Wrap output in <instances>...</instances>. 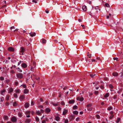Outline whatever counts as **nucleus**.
Masks as SVG:
<instances>
[{
  "mask_svg": "<svg viewBox=\"0 0 123 123\" xmlns=\"http://www.w3.org/2000/svg\"><path fill=\"white\" fill-rule=\"evenodd\" d=\"M16 75L18 79H21L23 77V75L21 73H19L17 74Z\"/></svg>",
  "mask_w": 123,
  "mask_h": 123,
  "instance_id": "obj_1",
  "label": "nucleus"
},
{
  "mask_svg": "<svg viewBox=\"0 0 123 123\" xmlns=\"http://www.w3.org/2000/svg\"><path fill=\"white\" fill-rule=\"evenodd\" d=\"M92 106V105L91 104H88L87 105L86 107L88 111H91L92 110V108L91 107Z\"/></svg>",
  "mask_w": 123,
  "mask_h": 123,
  "instance_id": "obj_2",
  "label": "nucleus"
},
{
  "mask_svg": "<svg viewBox=\"0 0 123 123\" xmlns=\"http://www.w3.org/2000/svg\"><path fill=\"white\" fill-rule=\"evenodd\" d=\"M11 120L12 122L14 123L16 121L17 119L15 117H13L11 118Z\"/></svg>",
  "mask_w": 123,
  "mask_h": 123,
  "instance_id": "obj_3",
  "label": "nucleus"
},
{
  "mask_svg": "<svg viewBox=\"0 0 123 123\" xmlns=\"http://www.w3.org/2000/svg\"><path fill=\"white\" fill-rule=\"evenodd\" d=\"M8 51H12L13 52L14 51V49L13 47H10L8 48Z\"/></svg>",
  "mask_w": 123,
  "mask_h": 123,
  "instance_id": "obj_4",
  "label": "nucleus"
},
{
  "mask_svg": "<svg viewBox=\"0 0 123 123\" xmlns=\"http://www.w3.org/2000/svg\"><path fill=\"white\" fill-rule=\"evenodd\" d=\"M77 100L82 101L84 100V98L83 97L80 98L79 97H78L77 98Z\"/></svg>",
  "mask_w": 123,
  "mask_h": 123,
  "instance_id": "obj_5",
  "label": "nucleus"
},
{
  "mask_svg": "<svg viewBox=\"0 0 123 123\" xmlns=\"http://www.w3.org/2000/svg\"><path fill=\"white\" fill-rule=\"evenodd\" d=\"M74 116L72 115H70L69 117V118L70 120L71 121L74 118Z\"/></svg>",
  "mask_w": 123,
  "mask_h": 123,
  "instance_id": "obj_6",
  "label": "nucleus"
},
{
  "mask_svg": "<svg viewBox=\"0 0 123 123\" xmlns=\"http://www.w3.org/2000/svg\"><path fill=\"white\" fill-rule=\"evenodd\" d=\"M29 34L30 36L32 37L35 36L36 35V33L34 32H31V33H29Z\"/></svg>",
  "mask_w": 123,
  "mask_h": 123,
  "instance_id": "obj_7",
  "label": "nucleus"
},
{
  "mask_svg": "<svg viewBox=\"0 0 123 123\" xmlns=\"http://www.w3.org/2000/svg\"><path fill=\"white\" fill-rule=\"evenodd\" d=\"M82 9L84 11H86L87 10L86 6H83L82 7Z\"/></svg>",
  "mask_w": 123,
  "mask_h": 123,
  "instance_id": "obj_8",
  "label": "nucleus"
},
{
  "mask_svg": "<svg viewBox=\"0 0 123 123\" xmlns=\"http://www.w3.org/2000/svg\"><path fill=\"white\" fill-rule=\"evenodd\" d=\"M68 111L66 109H64V111L63 112V115H65L67 113Z\"/></svg>",
  "mask_w": 123,
  "mask_h": 123,
  "instance_id": "obj_9",
  "label": "nucleus"
},
{
  "mask_svg": "<svg viewBox=\"0 0 123 123\" xmlns=\"http://www.w3.org/2000/svg\"><path fill=\"white\" fill-rule=\"evenodd\" d=\"M21 50L20 52L23 53L25 51V49L23 47H22L21 48Z\"/></svg>",
  "mask_w": 123,
  "mask_h": 123,
  "instance_id": "obj_10",
  "label": "nucleus"
},
{
  "mask_svg": "<svg viewBox=\"0 0 123 123\" xmlns=\"http://www.w3.org/2000/svg\"><path fill=\"white\" fill-rule=\"evenodd\" d=\"M27 66L26 64L24 63L22 64V67L24 68H25L27 67Z\"/></svg>",
  "mask_w": 123,
  "mask_h": 123,
  "instance_id": "obj_11",
  "label": "nucleus"
},
{
  "mask_svg": "<svg viewBox=\"0 0 123 123\" xmlns=\"http://www.w3.org/2000/svg\"><path fill=\"white\" fill-rule=\"evenodd\" d=\"M29 104L28 103H26L25 105V107L26 108H28L29 107Z\"/></svg>",
  "mask_w": 123,
  "mask_h": 123,
  "instance_id": "obj_12",
  "label": "nucleus"
},
{
  "mask_svg": "<svg viewBox=\"0 0 123 123\" xmlns=\"http://www.w3.org/2000/svg\"><path fill=\"white\" fill-rule=\"evenodd\" d=\"M69 103L70 104H73L74 102V100H72L69 101Z\"/></svg>",
  "mask_w": 123,
  "mask_h": 123,
  "instance_id": "obj_13",
  "label": "nucleus"
},
{
  "mask_svg": "<svg viewBox=\"0 0 123 123\" xmlns=\"http://www.w3.org/2000/svg\"><path fill=\"white\" fill-rule=\"evenodd\" d=\"M109 96V93H106L104 96V97L105 98H106L108 97Z\"/></svg>",
  "mask_w": 123,
  "mask_h": 123,
  "instance_id": "obj_14",
  "label": "nucleus"
},
{
  "mask_svg": "<svg viewBox=\"0 0 123 123\" xmlns=\"http://www.w3.org/2000/svg\"><path fill=\"white\" fill-rule=\"evenodd\" d=\"M112 75L114 76H117L118 75V74L116 72H114L112 74Z\"/></svg>",
  "mask_w": 123,
  "mask_h": 123,
  "instance_id": "obj_15",
  "label": "nucleus"
},
{
  "mask_svg": "<svg viewBox=\"0 0 123 123\" xmlns=\"http://www.w3.org/2000/svg\"><path fill=\"white\" fill-rule=\"evenodd\" d=\"M50 111V110L49 108H47L46 109L45 111L47 113H48Z\"/></svg>",
  "mask_w": 123,
  "mask_h": 123,
  "instance_id": "obj_16",
  "label": "nucleus"
},
{
  "mask_svg": "<svg viewBox=\"0 0 123 123\" xmlns=\"http://www.w3.org/2000/svg\"><path fill=\"white\" fill-rule=\"evenodd\" d=\"M42 43H46V40L45 39L43 38L42 39Z\"/></svg>",
  "mask_w": 123,
  "mask_h": 123,
  "instance_id": "obj_17",
  "label": "nucleus"
},
{
  "mask_svg": "<svg viewBox=\"0 0 123 123\" xmlns=\"http://www.w3.org/2000/svg\"><path fill=\"white\" fill-rule=\"evenodd\" d=\"M96 75L95 74H91L90 75V76L92 78H93L94 77V76Z\"/></svg>",
  "mask_w": 123,
  "mask_h": 123,
  "instance_id": "obj_18",
  "label": "nucleus"
},
{
  "mask_svg": "<svg viewBox=\"0 0 123 123\" xmlns=\"http://www.w3.org/2000/svg\"><path fill=\"white\" fill-rule=\"evenodd\" d=\"M13 105L14 107L16 106L17 105V104L16 102H14L13 104Z\"/></svg>",
  "mask_w": 123,
  "mask_h": 123,
  "instance_id": "obj_19",
  "label": "nucleus"
},
{
  "mask_svg": "<svg viewBox=\"0 0 123 123\" xmlns=\"http://www.w3.org/2000/svg\"><path fill=\"white\" fill-rule=\"evenodd\" d=\"M78 113V112L77 111H75L73 112V114L76 115H77Z\"/></svg>",
  "mask_w": 123,
  "mask_h": 123,
  "instance_id": "obj_20",
  "label": "nucleus"
},
{
  "mask_svg": "<svg viewBox=\"0 0 123 123\" xmlns=\"http://www.w3.org/2000/svg\"><path fill=\"white\" fill-rule=\"evenodd\" d=\"M60 118L58 116L56 117H55V119L56 121H58L60 119Z\"/></svg>",
  "mask_w": 123,
  "mask_h": 123,
  "instance_id": "obj_21",
  "label": "nucleus"
},
{
  "mask_svg": "<svg viewBox=\"0 0 123 123\" xmlns=\"http://www.w3.org/2000/svg\"><path fill=\"white\" fill-rule=\"evenodd\" d=\"M28 92V90L27 89H25L24 90V93L25 94L27 93Z\"/></svg>",
  "mask_w": 123,
  "mask_h": 123,
  "instance_id": "obj_22",
  "label": "nucleus"
},
{
  "mask_svg": "<svg viewBox=\"0 0 123 123\" xmlns=\"http://www.w3.org/2000/svg\"><path fill=\"white\" fill-rule=\"evenodd\" d=\"M109 88L111 89H113V86L111 84H109Z\"/></svg>",
  "mask_w": 123,
  "mask_h": 123,
  "instance_id": "obj_23",
  "label": "nucleus"
},
{
  "mask_svg": "<svg viewBox=\"0 0 123 123\" xmlns=\"http://www.w3.org/2000/svg\"><path fill=\"white\" fill-rule=\"evenodd\" d=\"M36 113L37 115H40L41 113V112L39 111H37L36 112Z\"/></svg>",
  "mask_w": 123,
  "mask_h": 123,
  "instance_id": "obj_24",
  "label": "nucleus"
},
{
  "mask_svg": "<svg viewBox=\"0 0 123 123\" xmlns=\"http://www.w3.org/2000/svg\"><path fill=\"white\" fill-rule=\"evenodd\" d=\"M30 119H27L25 122L26 123H29L30 122Z\"/></svg>",
  "mask_w": 123,
  "mask_h": 123,
  "instance_id": "obj_25",
  "label": "nucleus"
},
{
  "mask_svg": "<svg viewBox=\"0 0 123 123\" xmlns=\"http://www.w3.org/2000/svg\"><path fill=\"white\" fill-rule=\"evenodd\" d=\"M35 119H36V121L37 122H38V121H39V118L37 117V116L36 117H35Z\"/></svg>",
  "mask_w": 123,
  "mask_h": 123,
  "instance_id": "obj_26",
  "label": "nucleus"
},
{
  "mask_svg": "<svg viewBox=\"0 0 123 123\" xmlns=\"http://www.w3.org/2000/svg\"><path fill=\"white\" fill-rule=\"evenodd\" d=\"M4 118L5 120H7L8 119V117L7 116H5L4 117Z\"/></svg>",
  "mask_w": 123,
  "mask_h": 123,
  "instance_id": "obj_27",
  "label": "nucleus"
},
{
  "mask_svg": "<svg viewBox=\"0 0 123 123\" xmlns=\"http://www.w3.org/2000/svg\"><path fill=\"white\" fill-rule=\"evenodd\" d=\"M77 106L76 105H74L73 107V109L74 110L76 109H77Z\"/></svg>",
  "mask_w": 123,
  "mask_h": 123,
  "instance_id": "obj_28",
  "label": "nucleus"
},
{
  "mask_svg": "<svg viewBox=\"0 0 123 123\" xmlns=\"http://www.w3.org/2000/svg\"><path fill=\"white\" fill-rule=\"evenodd\" d=\"M13 90L12 88H11L9 89V91L10 92H12Z\"/></svg>",
  "mask_w": 123,
  "mask_h": 123,
  "instance_id": "obj_29",
  "label": "nucleus"
},
{
  "mask_svg": "<svg viewBox=\"0 0 123 123\" xmlns=\"http://www.w3.org/2000/svg\"><path fill=\"white\" fill-rule=\"evenodd\" d=\"M20 98L21 99H22L24 98L25 97L24 95H22L20 96Z\"/></svg>",
  "mask_w": 123,
  "mask_h": 123,
  "instance_id": "obj_30",
  "label": "nucleus"
},
{
  "mask_svg": "<svg viewBox=\"0 0 123 123\" xmlns=\"http://www.w3.org/2000/svg\"><path fill=\"white\" fill-rule=\"evenodd\" d=\"M22 113H21L19 112L18 113V116L19 117H21L22 116Z\"/></svg>",
  "mask_w": 123,
  "mask_h": 123,
  "instance_id": "obj_31",
  "label": "nucleus"
},
{
  "mask_svg": "<svg viewBox=\"0 0 123 123\" xmlns=\"http://www.w3.org/2000/svg\"><path fill=\"white\" fill-rule=\"evenodd\" d=\"M120 120V119L119 118H118L116 122L117 123H118Z\"/></svg>",
  "mask_w": 123,
  "mask_h": 123,
  "instance_id": "obj_32",
  "label": "nucleus"
},
{
  "mask_svg": "<svg viewBox=\"0 0 123 123\" xmlns=\"http://www.w3.org/2000/svg\"><path fill=\"white\" fill-rule=\"evenodd\" d=\"M9 95H7L6 98V99L7 100H9Z\"/></svg>",
  "mask_w": 123,
  "mask_h": 123,
  "instance_id": "obj_33",
  "label": "nucleus"
},
{
  "mask_svg": "<svg viewBox=\"0 0 123 123\" xmlns=\"http://www.w3.org/2000/svg\"><path fill=\"white\" fill-rule=\"evenodd\" d=\"M52 103L53 105L54 106H56L57 105L58 103H57L55 104L53 103Z\"/></svg>",
  "mask_w": 123,
  "mask_h": 123,
  "instance_id": "obj_34",
  "label": "nucleus"
},
{
  "mask_svg": "<svg viewBox=\"0 0 123 123\" xmlns=\"http://www.w3.org/2000/svg\"><path fill=\"white\" fill-rule=\"evenodd\" d=\"M5 90L4 89L1 91V94L2 95H3V92H5Z\"/></svg>",
  "mask_w": 123,
  "mask_h": 123,
  "instance_id": "obj_35",
  "label": "nucleus"
},
{
  "mask_svg": "<svg viewBox=\"0 0 123 123\" xmlns=\"http://www.w3.org/2000/svg\"><path fill=\"white\" fill-rule=\"evenodd\" d=\"M94 93L95 95H97L98 94V91H95L94 92Z\"/></svg>",
  "mask_w": 123,
  "mask_h": 123,
  "instance_id": "obj_36",
  "label": "nucleus"
},
{
  "mask_svg": "<svg viewBox=\"0 0 123 123\" xmlns=\"http://www.w3.org/2000/svg\"><path fill=\"white\" fill-rule=\"evenodd\" d=\"M105 5L107 7H109L110 6L109 4L107 3H106L105 4Z\"/></svg>",
  "mask_w": 123,
  "mask_h": 123,
  "instance_id": "obj_37",
  "label": "nucleus"
},
{
  "mask_svg": "<svg viewBox=\"0 0 123 123\" xmlns=\"http://www.w3.org/2000/svg\"><path fill=\"white\" fill-rule=\"evenodd\" d=\"M112 108L111 106H110L108 108V110L110 111L111 110H112Z\"/></svg>",
  "mask_w": 123,
  "mask_h": 123,
  "instance_id": "obj_38",
  "label": "nucleus"
},
{
  "mask_svg": "<svg viewBox=\"0 0 123 123\" xmlns=\"http://www.w3.org/2000/svg\"><path fill=\"white\" fill-rule=\"evenodd\" d=\"M96 59L100 61L101 62H102V60H101V59L99 57H97Z\"/></svg>",
  "mask_w": 123,
  "mask_h": 123,
  "instance_id": "obj_39",
  "label": "nucleus"
},
{
  "mask_svg": "<svg viewBox=\"0 0 123 123\" xmlns=\"http://www.w3.org/2000/svg\"><path fill=\"white\" fill-rule=\"evenodd\" d=\"M20 90L19 89H17L16 91V92L17 93H19V92Z\"/></svg>",
  "mask_w": 123,
  "mask_h": 123,
  "instance_id": "obj_40",
  "label": "nucleus"
},
{
  "mask_svg": "<svg viewBox=\"0 0 123 123\" xmlns=\"http://www.w3.org/2000/svg\"><path fill=\"white\" fill-rule=\"evenodd\" d=\"M26 114H30V111H27L26 112Z\"/></svg>",
  "mask_w": 123,
  "mask_h": 123,
  "instance_id": "obj_41",
  "label": "nucleus"
},
{
  "mask_svg": "<svg viewBox=\"0 0 123 123\" xmlns=\"http://www.w3.org/2000/svg\"><path fill=\"white\" fill-rule=\"evenodd\" d=\"M114 116V115H111L110 117H109V118L110 119H112L113 117Z\"/></svg>",
  "mask_w": 123,
  "mask_h": 123,
  "instance_id": "obj_42",
  "label": "nucleus"
},
{
  "mask_svg": "<svg viewBox=\"0 0 123 123\" xmlns=\"http://www.w3.org/2000/svg\"><path fill=\"white\" fill-rule=\"evenodd\" d=\"M0 80H4V78L3 77H0Z\"/></svg>",
  "mask_w": 123,
  "mask_h": 123,
  "instance_id": "obj_43",
  "label": "nucleus"
},
{
  "mask_svg": "<svg viewBox=\"0 0 123 123\" xmlns=\"http://www.w3.org/2000/svg\"><path fill=\"white\" fill-rule=\"evenodd\" d=\"M15 85L16 86L18 84V81H15L14 82Z\"/></svg>",
  "mask_w": 123,
  "mask_h": 123,
  "instance_id": "obj_44",
  "label": "nucleus"
},
{
  "mask_svg": "<svg viewBox=\"0 0 123 123\" xmlns=\"http://www.w3.org/2000/svg\"><path fill=\"white\" fill-rule=\"evenodd\" d=\"M21 86H22L24 88H26V85L25 84H24L22 85H21Z\"/></svg>",
  "mask_w": 123,
  "mask_h": 123,
  "instance_id": "obj_45",
  "label": "nucleus"
},
{
  "mask_svg": "<svg viewBox=\"0 0 123 123\" xmlns=\"http://www.w3.org/2000/svg\"><path fill=\"white\" fill-rule=\"evenodd\" d=\"M64 122L65 123H68V120L66 119L65 120Z\"/></svg>",
  "mask_w": 123,
  "mask_h": 123,
  "instance_id": "obj_46",
  "label": "nucleus"
},
{
  "mask_svg": "<svg viewBox=\"0 0 123 123\" xmlns=\"http://www.w3.org/2000/svg\"><path fill=\"white\" fill-rule=\"evenodd\" d=\"M18 71L19 72H22V70L19 68H18Z\"/></svg>",
  "mask_w": 123,
  "mask_h": 123,
  "instance_id": "obj_47",
  "label": "nucleus"
},
{
  "mask_svg": "<svg viewBox=\"0 0 123 123\" xmlns=\"http://www.w3.org/2000/svg\"><path fill=\"white\" fill-rule=\"evenodd\" d=\"M14 96L16 98L17 97V95L15 93L14 94Z\"/></svg>",
  "mask_w": 123,
  "mask_h": 123,
  "instance_id": "obj_48",
  "label": "nucleus"
},
{
  "mask_svg": "<svg viewBox=\"0 0 123 123\" xmlns=\"http://www.w3.org/2000/svg\"><path fill=\"white\" fill-rule=\"evenodd\" d=\"M87 56H88L89 58H91V54H87Z\"/></svg>",
  "mask_w": 123,
  "mask_h": 123,
  "instance_id": "obj_49",
  "label": "nucleus"
},
{
  "mask_svg": "<svg viewBox=\"0 0 123 123\" xmlns=\"http://www.w3.org/2000/svg\"><path fill=\"white\" fill-rule=\"evenodd\" d=\"M113 59L114 60H116L117 61L118 59V58L117 57H115L114 58H113Z\"/></svg>",
  "mask_w": 123,
  "mask_h": 123,
  "instance_id": "obj_50",
  "label": "nucleus"
},
{
  "mask_svg": "<svg viewBox=\"0 0 123 123\" xmlns=\"http://www.w3.org/2000/svg\"><path fill=\"white\" fill-rule=\"evenodd\" d=\"M96 117L98 119H99L100 117L99 115H96Z\"/></svg>",
  "mask_w": 123,
  "mask_h": 123,
  "instance_id": "obj_51",
  "label": "nucleus"
},
{
  "mask_svg": "<svg viewBox=\"0 0 123 123\" xmlns=\"http://www.w3.org/2000/svg\"><path fill=\"white\" fill-rule=\"evenodd\" d=\"M32 2H34L35 3H37V0H32Z\"/></svg>",
  "mask_w": 123,
  "mask_h": 123,
  "instance_id": "obj_52",
  "label": "nucleus"
},
{
  "mask_svg": "<svg viewBox=\"0 0 123 123\" xmlns=\"http://www.w3.org/2000/svg\"><path fill=\"white\" fill-rule=\"evenodd\" d=\"M91 60L92 61V62H96V60L95 59H91ZM96 62H97V61H96Z\"/></svg>",
  "mask_w": 123,
  "mask_h": 123,
  "instance_id": "obj_53",
  "label": "nucleus"
},
{
  "mask_svg": "<svg viewBox=\"0 0 123 123\" xmlns=\"http://www.w3.org/2000/svg\"><path fill=\"white\" fill-rule=\"evenodd\" d=\"M11 72L12 74H14L15 73V72L13 70H11Z\"/></svg>",
  "mask_w": 123,
  "mask_h": 123,
  "instance_id": "obj_54",
  "label": "nucleus"
},
{
  "mask_svg": "<svg viewBox=\"0 0 123 123\" xmlns=\"http://www.w3.org/2000/svg\"><path fill=\"white\" fill-rule=\"evenodd\" d=\"M9 102H6V106H8L9 105Z\"/></svg>",
  "mask_w": 123,
  "mask_h": 123,
  "instance_id": "obj_55",
  "label": "nucleus"
},
{
  "mask_svg": "<svg viewBox=\"0 0 123 123\" xmlns=\"http://www.w3.org/2000/svg\"><path fill=\"white\" fill-rule=\"evenodd\" d=\"M44 112V111L42 109L41 110L40 112H41V113H43Z\"/></svg>",
  "mask_w": 123,
  "mask_h": 123,
  "instance_id": "obj_56",
  "label": "nucleus"
},
{
  "mask_svg": "<svg viewBox=\"0 0 123 123\" xmlns=\"http://www.w3.org/2000/svg\"><path fill=\"white\" fill-rule=\"evenodd\" d=\"M4 98L3 97L0 98V101L1 102L3 101L4 100Z\"/></svg>",
  "mask_w": 123,
  "mask_h": 123,
  "instance_id": "obj_57",
  "label": "nucleus"
},
{
  "mask_svg": "<svg viewBox=\"0 0 123 123\" xmlns=\"http://www.w3.org/2000/svg\"><path fill=\"white\" fill-rule=\"evenodd\" d=\"M42 123H46V121L44 120H43L42 122Z\"/></svg>",
  "mask_w": 123,
  "mask_h": 123,
  "instance_id": "obj_58",
  "label": "nucleus"
},
{
  "mask_svg": "<svg viewBox=\"0 0 123 123\" xmlns=\"http://www.w3.org/2000/svg\"><path fill=\"white\" fill-rule=\"evenodd\" d=\"M81 26L83 27V28L84 29H85V26L84 25H81Z\"/></svg>",
  "mask_w": 123,
  "mask_h": 123,
  "instance_id": "obj_59",
  "label": "nucleus"
},
{
  "mask_svg": "<svg viewBox=\"0 0 123 123\" xmlns=\"http://www.w3.org/2000/svg\"><path fill=\"white\" fill-rule=\"evenodd\" d=\"M92 94H93V93L92 92H90L89 93V95L90 96H91V95H92Z\"/></svg>",
  "mask_w": 123,
  "mask_h": 123,
  "instance_id": "obj_60",
  "label": "nucleus"
},
{
  "mask_svg": "<svg viewBox=\"0 0 123 123\" xmlns=\"http://www.w3.org/2000/svg\"><path fill=\"white\" fill-rule=\"evenodd\" d=\"M31 105H34V102H33L32 101L31 102Z\"/></svg>",
  "mask_w": 123,
  "mask_h": 123,
  "instance_id": "obj_61",
  "label": "nucleus"
},
{
  "mask_svg": "<svg viewBox=\"0 0 123 123\" xmlns=\"http://www.w3.org/2000/svg\"><path fill=\"white\" fill-rule=\"evenodd\" d=\"M110 114H111V115H113V114L114 113V112L113 111H111L110 112Z\"/></svg>",
  "mask_w": 123,
  "mask_h": 123,
  "instance_id": "obj_62",
  "label": "nucleus"
},
{
  "mask_svg": "<svg viewBox=\"0 0 123 123\" xmlns=\"http://www.w3.org/2000/svg\"><path fill=\"white\" fill-rule=\"evenodd\" d=\"M117 97V96L116 95H114L113 97V98L114 99H115Z\"/></svg>",
  "mask_w": 123,
  "mask_h": 123,
  "instance_id": "obj_63",
  "label": "nucleus"
},
{
  "mask_svg": "<svg viewBox=\"0 0 123 123\" xmlns=\"http://www.w3.org/2000/svg\"><path fill=\"white\" fill-rule=\"evenodd\" d=\"M121 75L120 76L122 77L123 76V70L122 72H121Z\"/></svg>",
  "mask_w": 123,
  "mask_h": 123,
  "instance_id": "obj_64",
  "label": "nucleus"
}]
</instances>
